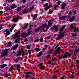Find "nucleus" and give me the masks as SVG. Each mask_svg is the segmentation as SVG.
Returning <instances> with one entry per match:
<instances>
[{"label":"nucleus","mask_w":79,"mask_h":79,"mask_svg":"<svg viewBox=\"0 0 79 79\" xmlns=\"http://www.w3.org/2000/svg\"><path fill=\"white\" fill-rule=\"evenodd\" d=\"M66 27V26L65 25H64L60 29V31L61 32H59V33L58 35V39H61L63 37L64 35V34H65V31H63L62 32H61L62 31H63V29L65 28Z\"/></svg>","instance_id":"obj_1"},{"label":"nucleus","mask_w":79,"mask_h":79,"mask_svg":"<svg viewBox=\"0 0 79 79\" xmlns=\"http://www.w3.org/2000/svg\"><path fill=\"white\" fill-rule=\"evenodd\" d=\"M70 28L72 29H74V30L73 31V32H78L79 31V28H77L74 27L73 26V24H72L70 25Z\"/></svg>","instance_id":"obj_2"},{"label":"nucleus","mask_w":79,"mask_h":79,"mask_svg":"<svg viewBox=\"0 0 79 79\" xmlns=\"http://www.w3.org/2000/svg\"><path fill=\"white\" fill-rule=\"evenodd\" d=\"M9 50V49L5 50L4 51V53H3L1 55V57H3L4 56H6L7 55V52H8V51Z\"/></svg>","instance_id":"obj_3"},{"label":"nucleus","mask_w":79,"mask_h":79,"mask_svg":"<svg viewBox=\"0 0 79 79\" xmlns=\"http://www.w3.org/2000/svg\"><path fill=\"white\" fill-rule=\"evenodd\" d=\"M60 50V47H59L55 51V52L54 53V56H56V54H58V53H59Z\"/></svg>","instance_id":"obj_4"},{"label":"nucleus","mask_w":79,"mask_h":79,"mask_svg":"<svg viewBox=\"0 0 79 79\" xmlns=\"http://www.w3.org/2000/svg\"><path fill=\"white\" fill-rule=\"evenodd\" d=\"M40 67L39 68L40 69H45V66L44 65H43L42 63H40L39 64Z\"/></svg>","instance_id":"obj_5"},{"label":"nucleus","mask_w":79,"mask_h":79,"mask_svg":"<svg viewBox=\"0 0 79 79\" xmlns=\"http://www.w3.org/2000/svg\"><path fill=\"white\" fill-rule=\"evenodd\" d=\"M52 31H54L55 32H57L58 31V27L56 26H54L52 28Z\"/></svg>","instance_id":"obj_6"},{"label":"nucleus","mask_w":79,"mask_h":79,"mask_svg":"<svg viewBox=\"0 0 79 79\" xmlns=\"http://www.w3.org/2000/svg\"><path fill=\"white\" fill-rule=\"evenodd\" d=\"M19 45L18 44H17L15 45L12 48H11V50H16V49H17V48L18 47Z\"/></svg>","instance_id":"obj_7"},{"label":"nucleus","mask_w":79,"mask_h":79,"mask_svg":"<svg viewBox=\"0 0 79 79\" xmlns=\"http://www.w3.org/2000/svg\"><path fill=\"white\" fill-rule=\"evenodd\" d=\"M22 37H23V38H26V37L28 36V35L27 33H23L22 34Z\"/></svg>","instance_id":"obj_8"},{"label":"nucleus","mask_w":79,"mask_h":79,"mask_svg":"<svg viewBox=\"0 0 79 79\" xmlns=\"http://www.w3.org/2000/svg\"><path fill=\"white\" fill-rule=\"evenodd\" d=\"M52 21V20H50L48 21V26H52V23L51 22Z\"/></svg>","instance_id":"obj_9"},{"label":"nucleus","mask_w":79,"mask_h":79,"mask_svg":"<svg viewBox=\"0 0 79 79\" xmlns=\"http://www.w3.org/2000/svg\"><path fill=\"white\" fill-rule=\"evenodd\" d=\"M5 32H6V35H10V31H9L8 29H6L5 30Z\"/></svg>","instance_id":"obj_10"},{"label":"nucleus","mask_w":79,"mask_h":79,"mask_svg":"<svg viewBox=\"0 0 79 79\" xmlns=\"http://www.w3.org/2000/svg\"><path fill=\"white\" fill-rule=\"evenodd\" d=\"M74 19H75V17H73L69 19V21L70 22H72V21H73V20H74Z\"/></svg>","instance_id":"obj_11"},{"label":"nucleus","mask_w":79,"mask_h":79,"mask_svg":"<svg viewBox=\"0 0 79 79\" xmlns=\"http://www.w3.org/2000/svg\"><path fill=\"white\" fill-rule=\"evenodd\" d=\"M16 26V24H13L12 25V27H11V28L10 29V31H12V30L13 29H14V27Z\"/></svg>","instance_id":"obj_12"},{"label":"nucleus","mask_w":79,"mask_h":79,"mask_svg":"<svg viewBox=\"0 0 79 79\" xmlns=\"http://www.w3.org/2000/svg\"><path fill=\"white\" fill-rule=\"evenodd\" d=\"M42 28V27H40L38 28H36L35 29V32H38L40 29Z\"/></svg>","instance_id":"obj_13"},{"label":"nucleus","mask_w":79,"mask_h":79,"mask_svg":"<svg viewBox=\"0 0 79 79\" xmlns=\"http://www.w3.org/2000/svg\"><path fill=\"white\" fill-rule=\"evenodd\" d=\"M34 8V6H32V7H30V8L28 9V11H30V12H31L32 11V10Z\"/></svg>","instance_id":"obj_14"},{"label":"nucleus","mask_w":79,"mask_h":79,"mask_svg":"<svg viewBox=\"0 0 79 79\" xmlns=\"http://www.w3.org/2000/svg\"><path fill=\"white\" fill-rule=\"evenodd\" d=\"M42 27L43 28H46V27H48V25H47V24H44L43 25H42Z\"/></svg>","instance_id":"obj_15"},{"label":"nucleus","mask_w":79,"mask_h":79,"mask_svg":"<svg viewBox=\"0 0 79 79\" xmlns=\"http://www.w3.org/2000/svg\"><path fill=\"white\" fill-rule=\"evenodd\" d=\"M19 17H17L14 18L13 19L14 21H15V22H17V21H18V20L19 19Z\"/></svg>","instance_id":"obj_16"},{"label":"nucleus","mask_w":79,"mask_h":79,"mask_svg":"<svg viewBox=\"0 0 79 79\" xmlns=\"http://www.w3.org/2000/svg\"><path fill=\"white\" fill-rule=\"evenodd\" d=\"M68 54H69V52H66L65 53V54L63 56L64 58H66L67 57V56Z\"/></svg>","instance_id":"obj_17"},{"label":"nucleus","mask_w":79,"mask_h":79,"mask_svg":"<svg viewBox=\"0 0 79 79\" xmlns=\"http://www.w3.org/2000/svg\"><path fill=\"white\" fill-rule=\"evenodd\" d=\"M7 65L6 64H1L0 65V68H4V67H5V66H6Z\"/></svg>","instance_id":"obj_18"},{"label":"nucleus","mask_w":79,"mask_h":79,"mask_svg":"<svg viewBox=\"0 0 79 79\" xmlns=\"http://www.w3.org/2000/svg\"><path fill=\"white\" fill-rule=\"evenodd\" d=\"M51 6H52V5H50L48 6L47 7L45 8L44 9L45 10V11H47V10H48V9H49V8H50Z\"/></svg>","instance_id":"obj_19"},{"label":"nucleus","mask_w":79,"mask_h":79,"mask_svg":"<svg viewBox=\"0 0 79 79\" xmlns=\"http://www.w3.org/2000/svg\"><path fill=\"white\" fill-rule=\"evenodd\" d=\"M21 50L19 51L18 53L16 55V56H20L21 54Z\"/></svg>","instance_id":"obj_20"},{"label":"nucleus","mask_w":79,"mask_h":79,"mask_svg":"<svg viewBox=\"0 0 79 79\" xmlns=\"http://www.w3.org/2000/svg\"><path fill=\"white\" fill-rule=\"evenodd\" d=\"M16 7H17V6H16L15 4H14L12 5L11 6V9H13V8H16Z\"/></svg>","instance_id":"obj_21"},{"label":"nucleus","mask_w":79,"mask_h":79,"mask_svg":"<svg viewBox=\"0 0 79 79\" xmlns=\"http://www.w3.org/2000/svg\"><path fill=\"white\" fill-rule=\"evenodd\" d=\"M66 6V4H62V6L61 7V8L62 10H63L64 8V7H65V6Z\"/></svg>","instance_id":"obj_22"},{"label":"nucleus","mask_w":79,"mask_h":79,"mask_svg":"<svg viewBox=\"0 0 79 79\" xmlns=\"http://www.w3.org/2000/svg\"><path fill=\"white\" fill-rule=\"evenodd\" d=\"M42 52H40V53H39L38 55H37V57H40V56L42 55Z\"/></svg>","instance_id":"obj_23"},{"label":"nucleus","mask_w":79,"mask_h":79,"mask_svg":"<svg viewBox=\"0 0 79 79\" xmlns=\"http://www.w3.org/2000/svg\"><path fill=\"white\" fill-rule=\"evenodd\" d=\"M66 17L62 16L60 17V19L61 20H63V19H66Z\"/></svg>","instance_id":"obj_24"},{"label":"nucleus","mask_w":79,"mask_h":79,"mask_svg":"<svg viewBox=\"0 0 79 79\" xmlns=\"http://www.w3.org/2000/svg\"><path fill=\"white\" fill-rule=\"evenodd\" d=\"M48 27L43 28V30L44 32H47V30H48Z\"/></svg>","instance_id":"obj_25"},{"label":"nucleus","mask_w":79,"mask_h":79,"mask_svg":"<svg viewBox=\"0 0 79 79\" xmlns=\"http://www.w3.org/2000/svg\"><path fill=\"white\" fill-rule=\"evenodd\" d=\"M29 11L28 9V10H24L23 11V12L24 13H29Z\"/></svg>","instance_id":"obj_26"},{"label":"nucleus","mask_w":79,"mask_h":79,"mask_svg":"<svg viewBox=\"0 0 79 79\" xmlns=\"http://www.w3.org/2000/svg\"><path fill=\"white\" fill-rule=\"evenodd\" d=\"M15 43H18L19 44V39L18 38L16 39L15 40Z\"/></svg>","instance_id":"obj_27"},{"label":"nucleus","mask_w":79,"mask_h":79,"mask_svg":"<svg viewBox=\"0 0 79 79\" xmlns=\"http://www.w3.org/2000/svg\"><path fill=\"white\" fill-rule=\"evenodd\" d=\"M5 8L6 11H8V10L10 9V7H8V6L5 7Z\"/></svg>","instance_id":"obj_28"},{"label":"nucleus","mask_w":79,"mask_h":79,"mask_svg":"<svg viewBox=\"0 0 79 79\" xmlns=\"http://www.w3.org/2000/svg\"><path fill=\"white\" fill-rule=\"evenodd\" d=\"M13 70V66L12 65L10 67V69H9V71H11Z\"/></svg>","instance_id":"obj_29"},{"label":"nucleus","mask_w":79,"mask_h":79,"mask_svg":"<svg viewBox=\"0 0 79 79\" xmlns=\"http://www.w3.org/2000/svg\"><path fill=\"white\" fill-rule=\"evenodd\" d=\"M43 41H44V39H43V38L41 37L40 40V42H43Z\"/></svg>","instance_id":"obj_30"},{"label":"nucleus","mask_w":79,"mask_h":79,"mask_svg":"<svg viewBox=\"0 0 79 79\" xmlns=\"http://www.w3.org/2000/svg\"><path fill=\"white\" fill-rule=\"evenodd\" d=\"M31 31L28 30L27 33V34L28 35V36L29 35H31Z\"/></svg>","instance_id":"obj_31"},{"label":"nucleus","mask_w":79,"mask_h":79,"mask_svg":"<svg viewBox=\"0 0 79 79\" xmlns=\"http://www.w3.org/2000/svg\"><path fill=\"white\" fill-rule=\"evenodd\" d=\"M19 61V58H17L15 60V62H18Z\"/></svg>","instance_id":"obj_32"},{"label":"nucleus","mask_w":79,"mask_h":79,"mask_svg":"<svg viewBox=\"0 0 79 79\" xmlns=\"http://www.w3.org/2000/svg\"><path fill=\"white\" fill-rule=\"evenodd\" d=\"M15 0H6L7 2H9V3H10V2H13Z\"/></svg>","instance_id":"obj_33"},{"label":"nucleus","mask_w":79,"mask_h":79,"mask_svg":"<svg viewBox=\"0 0 79 79\" xmlns=\"http://www.w3.org/2000/svg\"><path fill=\"white\" fill-rule=\"evenodd\" d=\"M15 37H16V38L17 39V38H19V37H20V35H15Z\"/></svg>","instance_id":"obj_34"},{"label":"nucleus","mask_w":79,"mask_h":79,"mask_svg":"<svg viewBox=\"0 0 79 79\" xmlns=\"http://www.w3.org/2000/svg\"><path fill=\"white\" fill-rule=\"evenodd\" d=\"M35 49L36 51V52H39V51H40V49H39V48H35Z\"/></svg>","instance_id":"obj_35"},{"label":"nucleus","mask_w":79,"mask_h":79,"mask_svg":"<svg viewBox=\"0 0 79 79\" xmlns=\"http://www.w3.org/2000/svg\"><path fill=\"white\" fill-rule=\"evenodd\" d=\"M21 53H22V56H24L25 55V53H24V51H21Z\"/></svg>","instance_id":"obj_36"},{"label":"nucleus","mask_w":79,"mask_h":79,"mask_svg":"<svg viewBox=\"0 0 79 79\" xmlns=\"http://www.w3.org/2000/svg\"><path fill=\"white\" fill-rule=\"evenodd\" d=\"M38 15H37V14L35 15L33 17V19H35V18H37Z\"/></svg>","instance_id":"obj_37"},{"label":"nucleus","mask_w":79,"mask_h":79,"mask_svg":"<svg viewBox=\"0 0 79 79\" xmlns=\"http://www.w3.org/2000/svg\"><path fill=\"white\" fill-rule=\"evenodd\" d=\"M74 52L77 53H78V52H79V48H78L76 50H75Z\"/></svg>","instance_id":"obj_38"},{"label":"nucleus","mask_w":79,"mask_h":79,"mask_svg":"<svg viewBox=\"0 0 79 79\" xmlns=\"http://www.w3.org/2000/svg\"><path fill=\"white\" fill-rule=\"evenodd\" d=\"M58 7V5H55L54 6V9L56 10L57 9Z\"/></svg>","instance_id":"obj_39"},{"label":"nucleus","mask_w":79,"mask_h":79,"mask_svg":"<svg viewBox=\"0 0 79 79\" xmlns=\"http://www.w3.org/2000/svg\"><path fill=\"white\" fill-rule=\"evenodd\" d=\"M11 45V42H10L8 43V46L9 47H10Z\"/></svg>","instance_id":"obj_40"},{"label":"nucleus","mask_w":79,"mask_h":79,"mask_svg":"<svg viewBox=\"0 0 79 79\" xmlns=\"http://www.w3.org/2000/svg\"><path fill=\"white\" fill-rule=\"evenodd\" d=\"M30 48H31V46L30 45L27 46V49H30Z\"/></svg>","instance_id":"obj_41"},{"label":"nucleus","mask_w":79,"mask_h":79,"mask_svg":"<svg viewBox=\"0 0 79 79\" xmlns=\"http://www.w3.org/2000/svg\"><path fill=\"white\" fill-rule=\"evenodd\" d=\"M72 55H73V56H77V53H76V52H75L74 51V53Z\"/></svg>","instance_id":"obj_42"},{"label":"nucleus","mask_w":79,"mask_h":79,"mask_svg":"<svg viewBox=\"0 0 79 79\" xmlns=\"http://www.w3.org/2000/svg\"><path fill=\"white\" fill-rule=\"evenodd\" d=\"M33 74V73H32V72H27L25 74Z\"/></svg>","instance_id":"obj_43"},{"label":"nucleus","mask_w":79,"mask_h":79,"mask_svg":"<svg viewBox=\"0 0 79 79\" xmlns=\"http://www.w3.org/2000/svg\"><path fill=\"white\" fill-rule=\"evenodd\" d=\"M52 53V50H51L49 52H48V54L49 55H51Z\"/></svg>","instance_id":"obj_44"},{"label":"nucleus","mask_w":79,"mask_h":79,"mask_svg":"<svg viewBox=\"0 0 79 79\" xmlns=\"http://www.w3.org/2000/svg\"><path fill=\"white\" fill-rule=\"evenodd\" d=\"M53 79L57 78V76H56V75H54L53 76Z\"/></svg>","instance_id":"obj_45"},{"label":"nucleus","mask_w":79,"mask_h":79,"mask_svg":"<svg viewBox=\"0 0 79 79\" xmlns=\"http://www.w3.org/2000/svg\"><path fill=\"white\" fill-rule=\"evenodd\" d=\"M21 7H19L18 8L17 10L18 11H21Z\"/></svg>","instance_id":"obj_46"},{"label":"nucleus","mask_w":79,"mask_h":79,"mask_svg":"<svg viewBox=\"0 0 79 79\" xmlns=\"http://www.w3.org/2000/svg\"><path fill=\"white\" fill-rule=\"evenodd\" d=\"M51 35H49L48 36V37H46V39H49L50 37H51Z\"/></svg>","instance_id":"obj_47"},{"label":"nucleus","mask_w":79,"mask_h":79,"mask_svg":"<svg viewBox=\"0 0 79 79\" xmlns=\"http://www.w3.org/2000/svg\"><path fill=\"white\" fill-rule=\"evenodd\" d=\"M30 75L29 74H27L26 75L25 77L26 78H28Z\"/></svg>","instance_id":"obj_48"},{"label":"nucleus","mask_w":79,"mask_h":79,"mask_svg":"<svg viewBox=\"0 0 79 79\" xmlns=\"http://www.w3.org/2000/svg\"><path fill=\"white\" fill-rule=\"evenodd\" d=\"M39 40H40V39H38L37 40H34V42H38V41H39Z\"/></svg>","instance_id":"obj_49"},{"label":"nucleus","mask_w":79,"mask_h":79,"mask_svg":"<svg viewBox=\"0 0 79 79\" xmlns=\"http://www.w3.org/2000/svg\"><path fill=\"white\" fill-rule=\"evenodd\" d=\"M20 66V65L18 64L17 65V69H19L20 68H19Z\"/></svg>","instance_id":"obj_50"},{"label":"nucleus","mask_w":79,"mask_h":79,"mask_svg":"<svg viewBox=\"0 0 79 79\" xmlns=\"http://www.w3.org/2000/svg\"><path fill=\"white\" fill-rule=\"evenodd\" d=\"M60 3H61V1H59L57 2V5H60Z\"/></svg>","instance_id":"obj_51"},{"label":"nucleus","mask_w":79,"mask_h":79,"mask_svg":"<svg viewBox=\"0 0 79 79\" xmlns=\"http://www.w3.org/2000/svg\"><path fill=\"white\" fill-rule=\"evenodd\" d=\"M46 50H47V48H44L43 49L42 51H43V52H45Z\"/></svg>","instance_id":"obj_52"},{"label":"nucleus","mask_w":79,"mask_h":79,"mask_svg":"<svg viewBox=\"0 0 79 79\" xmlns=\"http://www.w3.org/2000/svg\"><path fill=\"white\" fill-rule=\"evenodd\" d=\"M27 27V26H25L23 28V30L24 31V30H25V29H26Z\"/></svg>","instance_id":"obj_53"},{"label":"nucleus","mask_w":79,"mask_h":79,"mask_svg":"<svg viewBox=\"0 0 79 79\" xmlns=\"http://www.w3.org/2000/svg\"><path fill=\"white\" fill-rule=\"evenodd\" d=\"M70 77H71V78L72 79H73V78H74V76L73 75H72L70 76Z\"/></svg>","instance_id":"obj_54"},{"label":"nucleus","mask_w":79,"mask_h":79,"mask_svg":"<svg viewBox=\"0 0 79 79\" xmlns=\"http://www.w3.org/2000/svg\"><path fill=\"white\" fill-rule=\"evenodd\" d=\"M20 32H21L20 31H18L17 33H16V35H18V34H20Z\"/></svg>","instance_id":"obj_55"},{"label":"nucleus","mask_w":79,"mask_h":79,"mask_svg":"<svg viewBox=\"0 0 79 79\" xmlns=\"http://www.w3.org/2000/svg\"><path fill=\"white\" fill-rule=\"evenodd\" d=\"M76 35H77V34H73L72 35V36L73 37H76Z\"/></svg>","instance_id":"obj_56"},{"label":"nucleus","mask_w":79,"mask_h":79,"mask_svg":"<svg viewBox=\"0 0 79 79\" xmlns=\"http://www.w3.org/2000/svg\"><path fill=\"white\" fill-rule=\"evenodd\" d=\"M48 3H46L45 4L44 6L45 7H47V6H48Z\"/></svg>","instance_id":"obj_57"},{"label":"nucleus","mask_w":79,"mask_h":79,"mask_svg":"<svg viewBox=\"0 0 79 79\" xmlns=\"http://www.w3.org/2000/svg\"><path fill=\"white\" fill-rule=\"evenodd\" d=\"M24 41L25 42H27V41H28V40L27 39H26L24 40Z\"/></svg>","instance_id":"obj_58"},{"label":"nucleus","mask_w":79,"mask_h":79,"mask_svg":"<svg viewBox=\"0 0 79 79\" xmlns=\"http://www.w3.org/2000/svg\"><path fill=\"white\" fill-rule=\"evenodd\" d=\"M26 1V0H23V3H25V2Z\"/></svg>","instance_id":"obj_59"},{"label":"nucleus","mask_w":79,"mask_h":79,"mask_svg":"<svg viewBox=\"0 0 79 79\" xmlns=\"http://www.w3.org/2000/svg\"><path fill=\"white\" fill-rule=\"evenodd\" d=\"M72 13V11H69V15H70Z\"/></svg>","instance_id":"obj_60"},{"label":"nucleus","mask_w":79,"mask_h":79,"mask_svg":"<svg viewBox=\"0 0 79 79\" xmlns=\"http://www.w3.org/2000/svg\"><path fill=\"white\" fill-rule=\"evenodd\" d=\"M31 51L30 50H28V53H29V55H31Z\"/></svg>","instance_id":"obj_61"},{"label":"nucleus","mask_w":79,"mask_h":79,"mask_svg":"<svg viewBox=\"0 0 79 79\" xmlns=\"http://www.w3.org/2000/svg\"><path fill=\"white\" fill-rule=\"evenodd\" d=\"M50 55L49 54L47 56V58H49V57H50Z\"/></svg>","instance_id":"obj_62"},{"label":"nucleus","mask_w":79,"mask_h":79,"mask_svg":"<svg viewBox=\"0 0 79 79\" xmlns=\"http://www.w3.org/2000/svg\"><path fill=\"white\" fill-rule=\"evenodd\" d=\"M70 56H71V53L69 54V55H68V57H70Z\"/></svg>","instance_id":"obj_63"},{"label":"nucleus","mask_w":79,"mask_h":79,"mask_svg":"<svg viewBox=\"0 0 79 79\" xmlns=\"http://www.w3.org/2000/svg\"><path fill=\"white\" fill-rule=\"evenodd\" d=\"M4 76L5 77H8V75H7V74H5L4 75Z\"/></svg>","instance_id":"obj_64"}]
</instances>
